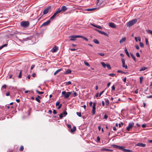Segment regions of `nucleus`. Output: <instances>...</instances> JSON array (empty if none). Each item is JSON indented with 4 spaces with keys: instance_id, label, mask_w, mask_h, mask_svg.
I'll list each match as a JSON object with an SVG mask.
<instances>
[{
    "instance_id": "nucleus-48",
    "label": "nucleus",
    "mask_w": 152,
    "mask_h": 152,
    "mask_svg": "<svg viewBox=\"0 0 152 152\" xmlns=\"http://www.w3.org/2000/svg\"><path fill=\"white\" fill-rule=\"evenodd\" d=\"M108 75L110 76L114 77L115 76V74L113 73H110L108 74Z\"/></svg>"
},
{
    "instance_id": "nucleus-21",
    "label": "nucleus",
    "mask_w": 152,
    "mask_h": 152,
    "mask_svg": "<svg viewBox=\"0 0 152 152\" xmlns=\"http://www.w3.org/2000/svg\"><path fill=\"white\" fill-rule=\"evenodd\" d=\"M126 39V37H124L121 39L120 41L119 42L120 43H122L124 42Z\"/></svg>"
},
{
    "instance_id": "nucleus-45",
    "label": "nucleus",
    "mask_w": 152,
    "mask_h": 152,
    "mask_svg": "<svg viewBox=\"0 0 152 152\" xmlns=\"http://www.w3.org/2000/svg\"><path fill=\"white\" fill-rule=\"evenodd\" d=\"M145 41L146 45H149V42L148 40V39L147 38L145 39Z\"/></svg>"
},
{
    "instance_id": "nucleus-13",
    "label": "nucleus",
    "mask_w": 152,
    "mask_h": 152,
    "mask_svg": "<svg viewBox=\"0 0 152 152\" xmlns=\"http://www.w3.org/2000/svg\"><path fill=\"white\" fill-rule=\"evenodd\" d=\"M58 47L56 46H55L51 50V51L52 53H55L57 52V51L58 50Z\"/></svg>"
},
{
    "instance_id": "nucleus-55",
    "label": "nucleus",
    "mask_w": 152,
    "mask_h": 152,
    "mask_svg": "<svg viewBox=\"0 0 152 152\" xmlns=\"http://www.w3.org/2000/svg\"><path fill=\"white\" fill-rule=\"evenodd\" d=\"M63 114H61L59 115V118L60 119H61L63 118Z\"/></svg>"
},
{
    "instance_id": "nucleus-31",
    "label": "nucleus",
    "mask_w": 152,
    "mask_h": 152,
    "mask_svg": "<svg viewBox=\"0 0 152 152\" xmlns=\"http://www.w3.org/2000/svg\"><path fill=\"white\" fill-rule=\"evenodd\" d=\"M101 63L104 68H105L106 67L107 64H105L104 62H102Z\"/></svg>"
},
{
    "instance_id": "nucleus-61",
    "label": "nucleus",
    "mask_w": 152,
    "mask_h": 152,
    "mask_svg": "<svg viewBox=\"0 0 152 152\" xmlns=\"http://www.w3.org/2000/svg\"><path fill=\"white\" fill-rule=\"evenodd\" d=\"M63 114L64 115H67V113L65 111L63 112Z\"/></svg>"
},
{
    "instance_id": "nucleus-33",
    "label": "nucleus",
    "mask_w": 152,
    "mask_h": 152,
    "mask_svg": "<svg viewBox=\"0 0 152 152\" xmlns=\"http://www.w3.org/2000/svg\"><path fill=\"white\" fill-rule=\"evenodd\" d=\"M72 92V93L73 92V95L74 97H75L77 95V94L76 92H75L74 91H73Z\"/></svg>"
},
{
    "instance_id": "nucleus-62",
    "label": "nucleus",
    "mask_w": 152,
    "mask_h": 152,
    "mask_svg": "<svg viewBox=\"0 0 152 152\" xmlns=\"http://www.w3.org/2000/svg\"><path fill=\"white\" fill-rule=\"evenodd\" d=\"M111 84L110 82H109L107 84V87H109Z\"/></svg>"
},
{
    "instance_id": "nucleus-32",
    "label": "nucleus",
    "mask_w": 152,
    "mask_h": 152,
    "mask_svg": "<svg viewBox=\"0 0 152 152\" xmlns=\"http://www.w3.org/2000/svg\"><path fill=\"white\" fill-rule=\"evenodd\" d=\"M117 72L118 73H122L124 74H126L127 73V72H125L122 71L121 70H118Z\"/></svg>"
},
{
    "instance_id": "nucleus-58",
    "label": "nucleus",
    "mask_w": 152,
    "mask_h": 152,
    "mask_svg": "<svg viewBox=\"0 0 152 152\" xmlns=\"http://www.w3.org/2000/svg\"><path fill=\"white\" fill-rule=\"evenodd\" d=\"M93 103L91 101L89 103L90 106L91 107Z\"/></svg>"
},
{
    "instance_id": "nucleus-56",
    "label": "nucleus",
    "mask_w": 152,
    "mask_h": 152,
    "mask_svg": "<svg viewBox=\"0 0 152 152\" xmlns=\"http://www.w3.org/2000/svg\"><path fill=\"white\" fill-rule=\"evenodd\" d=\"M100 138L98 136L97 137V141L98 142H100Z\"/></svg>"
},
{
    "instance_id": "nucleus-43",
    "label": "nucleus",
    "mask_w": 152,
    "mask_h": 152,
    "mask_svg": "<svg viewBox=\"0 0 152 152\" xmlns=\"http://www.w3.org/2000/svg\"><path fill=\"white\" fill-rule=\"evenodd\" d=\"M21 74H22V72H21V71H20L19 73V75L18 76L19 78H21V77H22Z\"/></svg>"
},
{
    "instance_id": "nucleus-6",
    "label": "nucleus",
    "mask_w": 152,
    "mask_h": 152,
    "mask_svg": "<svg viewBox=\"0 0 152 152\" xmlns=\"http://www.w3.org/2000/svg\"><path fill=\"white\" fill-rule=\"evenodd\" d=\"M134 123L133 122L130 123L129 124V126L126 127V129L127 131H130V129H131L134 126Z\"/></svg>"
},
{
    "instance_id": "nucleus-3",
    "label": "nucleus",
    "mask_w": 152,
    "mask_h": 152,
    "mask_svg": "<svg viewBox=\"0 0 152 152\" xmlns=\"http://www.w3.org/2000/svg\"><path fill=\"white\" fill-rule=\"evenodd\" d=\"M29 25V23L28 21H22L20 23L21 26L23 27L26 28Z\"/></svg>"
},
{
    "instance_id": "nucleus-18",
    "label": "nucleus",
    "mask_w": 152,
    "mask_h": 152,
    "mask_svg": "<svg viewBox=\"0 0 152 152\" xmlns=\"http://www.w3.org/2000/svg\"><path fill=\"white\" fill-rule=\"evenodd\" d=\"M101 151H112L113 150L110 149H108L107 148H102L101 149Z\"/></svg>"
},
{
    "instance_id": "nucleus-1",
    "label": "nucleus",
    "mask_w": 152,
    "mask_h": 152,
    "mask_svg": "<svg viewBox=\"0 0 152 152\" xmlns=\"http://www.w3.org/2000/svg\"><path fill=\"white\" fill-rule=\"evenodd\" d=\"M137 21V19H134L128 22L127 23V26L130 27L135 24Z\"/></svg>"
},
{
    "instance_id": "nucleus-50",
    "label": "nucleus",
    "mask_w": 152,
    "mask_h": 152,
    "mask_svg": "<svg viewBox=\"0 0 152 152\" xmlns=\"http://www.w3.org/2000/svg\"><path fill=\"white\" fill-rule=\"evenodd\" d=\"M104 91H101L99 95V97L100 96H101V95L104 93Z\"/></svg>"
},
{
    "instance_id": "nucleus-8",
    "label": "nucleus",
    "mask_w": 152,
    "mask_h": 152,
    "mask_svg": "<svg viewBox=\"0 0 152 152\" xmlns=\"http://www.w3.org/2000/svg\"><path fill=\"white\" fill-rule=\"evenodd\" d=\"M51 6H49L45 8L43 12V15H46L47 14L49 11V10L51 9Z\"/></svg>"
},
{
    "instance_id": "nucleus-63",
    "label": "nucleus",
    "mask_w": 152,
    "mask_h": 152,
    "mask_svg": "<svg viewBox=\"0 0 152 152\" xmlns=\"http://www.w3.org/2000/svg\"><path fill=\"white\" fill-rule=\"evenodd\" d=\"M135 48L137 49H139V47L138 45H135Z\"/></svg>"
},
{
    "instance_id": "nucleus-9",
    "label": "nucleus",
    "mask_w": 152,
    "mask_h": 152,
    "mask_svg": "<svg viewBox=\"0 0 152 152\" xmlns=\"http://www.w3.org/2000/svg\"><path fill=\"white\" fill-rule=\"evenodd\" d=\"M121 61L122 63V66L123 67L125 68L126 69H128L127 65L125 64V60L123 58H121Z\"/></svg>"
},
{
    "instance_id": "nucleus-42",
    "label": "nucleus",
    "mask_w": 152,
    "mask_h": 152,
    "mask_svg": "<svg viewBox=\"0 0 152 152\" xmlns=\"http://www.w3.org/2000/svg\"><path fill=\"white\" fill-rule=\"evenodd\" d=\"M140 46L142 48H143L144 47V44L142 42H140Z\"/></svg>"
},
{
    "instance_id": "nucleus-11",
    "label": "nucleus",
    "mask_w": 152,
    "mask_h": 152,
    "mask_svg": "<svg viewBox=\"0 0 152 152\" xmlns=\"http://www.w3.org/2000/svg\"><path fill=\"white\" fill-rule=\"evenodd\" d=\"M51 20H50L47 21L46 22L44 23L41 26V27L45 26L48 25L50 22Z\"/></svg>"
},
{
    "instance_id": "nucleus-19",
    "label": "nucleus",
    "mask_w": 152,
    "mask_h": 152,
    "mask_svg": "<svg viewBox=\"0 0 152 152\" xmlns=\"http://www.w3.org/2000/svg\"><path fill=\"white\" fill-rule=\"evenodd\" d=\"M62 70V69H59L57 70L54 73V75H57L58 72L61 71Z\"/></svg>"
},
{
    "instance_id": "nucleus-41",
    "label": "nucleus",
    "mask_w": 152,
    "mask_h": 152,
    "mask_svg": "<svg viewBox=\"0 0 152 152\" xmlns=\"http://www.w3.org/2000/svg\"><path fill=\"white\" fill-rule=\"evenodd\" d=\"M98 54L101 56H104V54L103 53H98Z\"/></svg>"
},
{
    "instance_id": "nucleus-49",
    "label": "nucleus",
    "mask_w": 152,
    "mask_h": 152,
    "mask_svg": "<svg viewBox=\"0 0 152 152\" xmlns=\"http://www.w3.org/2000/svg\"><path fill=\"white\" fill-rule=\"evenodd\" d=\"M147 32L149 33V34H151L152 35V31L151 30H148L147 31Z\"/></svg>"
},
{
    "instance_id": "nucleus-22",
    "label": "nucleus",
    "mask_w": 152,
    "mask_h": 152,
    "mask_svg": "<svg viewBox=\"0 0 152 152\" xmlns=\"http://www.w3.org/2000/svg\"><path fill=\"white\" fill-rule=\"evenodd\" d=\"M72 72L71 70L69 69H68L67 70H66L65 72L64 73V74H70Z\"/></svg>"
},
{
    "instance_id": "nucleus-36",
    "label": "nucleus",
    "mask_w": 152,
    "mask_h": 152,
    "mask_svg": "<svg viewBox=\"0 0 152 152\" xmlns=\"http://www.w3.org/2000/svg\"><path fill=\"white\" fill-rule=\"evenodd\" d=\"M76 114L77 115L80 117H81V112H77Z\"/></svg>"
},
{
    "instance_id": "nucleus-38",
    "label": "nucleus",
    "mask_w": 152,
    "mask_h": 152,
    "mask_svg": "<svg viewBox=\"0 0 152 152\" xmlns=\"http://www.w3.org/2000/svg\"><path fill=\"white\" fill-rule=\"evenodd\" d=\"M96 8H91V9H86V10L87 11H92V10H94Z\"/></svg>"
},
{
    "instance_id": "nucleus-25",
    "label": "nucleus",
    "mask_w": 152,
    "mask_h": 152,
    "mask_svg": "<svg viewBox=\"0 0 152 152\" xmlns=\"http://www.w3.org/2000/svg\"><path fill=\"white\" fill-rule=\"evenodd\" d=\"M76 127L75 126H74L73 128L71 129L70 131L71 132H73L76 130Z\"/></svg>"
},
{
    "instance_id": "nucleus-7",
    "label": "nucleus",
    "mask_w": 152,
    "mask_h": 152,
    "mask_svg": "<svg viewBox=\"0 0 152 152\" xmlns=\"http://www.w3.org/2000/svg\"><path fill=\"white\" fill-rule=\"evenodd\" d=\"M96 103L95 102L93 103V106L92 107V115H94L95 114L96 109Z\"/></svg>"
},
{
    "instance_id": "nucleus-39",
    "label": "nucleus",
    "mask_w": 152,
    "mask_h": 152,
    "mask_svg": "<svg viewBox=\"0 0 152 152\" xmlns=\"http://www.w3.org/2000/svg\"><path fill=\"white\" fill-rule=\"evenodd\" d=\"M85 64L87 66H89L90 65L88 64V63L86 61H84V62Z\"/></svg>"
},
{
    "instance_id": "nucleus-54",
    "label": "nucleus",
    "mask_w": 152,
    "mask_h": 152,
    "mask_svg": "<svg viewBox=\"0 0 152 152\" xmlns=\"http://www.w3.org/2000/svg\"><path fill=\"white\" fill-rule=\"evenodd\" d=\"M34 67H35V65H32L31 66V70L33 69L34 68Z\"/></svg>"
},
{
    "instance_id": "nucleus-15",
    "label": "nucleus",
    "mask_w": 152,
    "mask_h": 152,
    "mask_svg": "<svg viewBox=\"0 0 152 152\" xmlns=\"http://www.w3.org/2000/svg\"><path fill=\"white\" fill-rule=\"evenodd\" d=\"M122 151L125 152H132V151L131 150L126 149L124 148V147L123 146V148L122 149Z\"/></svg>"
},
{
    "instance_id": "nucleus-30",
    "label": "nucleus",
    "mask_w": 152,
    "mask_h": 152,
    "mask_svg": "<svg viewBox=\"0 0 152 152\" xmlns=\"http://www.w3.org/2000/svg\"><path fill=\"white\" fill-rule=\"evenodd\" d=\"M7 44H4L3 45H2L0 47V50L2 49L4 47L7 46Z\"/></svg>"
},
{
    "instance_id": "nucleus-28",
    "label": "nucleus",
    "mask_w": 152,
    "mask_h": 152,
    "mask_svg": "<svg viewBox=\"0 0 152 152\" xmlns=\"http://www.w3.org/2000/svg\"><path fill=\"white\" fill-rule=\"evenodd\" d=\"M79 36H80V37H79V38H83L84 40H85L86 41H88V39H87V38L86 37H85L83 36H80V35H79Z\"/></svg>"
},
{
    "instance_id": "nucleus-59",
    "label": "nucleus",
    "mask_w": 152,
    "mask_h": 152,
    "mask_svg": "<svg viewBox=\"0 0 152 152\" xmlns=\"http://www.w3.org/2000/svg\"><path fill=\"white\" fill-rule=\"evenodd\" d=\"M142 128H145V127H146V125L145 124H143L142 125Z\"/></svg>"
},
{
    "instance_id": "nucleus-34",
    "label": "nucleus",
    "mask_w": 152,
    "mask_h": 152,
    "mask_svg": "<svg viewBox=\"0 0 152 152\" xmlns=\"http://www.w3.org/2000/svg\"><path fill=\"white\" fill-rule=\"evenodd\" d=\"M36 92L39 94H43L44 93V92L43 91L40 92L38 91V90H36Z\"/></svg>"
},
{
    "instance_id": "nucleus-51",
    "label": "nucleus",
    "mask_w": 152,
    "mask_h": 152,
    "mask_svg": "<svg viewBox=\"0 0 152 152\" xmlns=\"http://www.w3.org/2000/svg\"><path fill=\"white\" fill-rule=\"evenodd\" d=\"M108 118V116L106 114H105L104 116V118L105 119H107Z\"/></svg>"
},
{
    "instance_id": "nucleus-17",
    "label": "nucleus",
    "mask_w": 152,
    "mask_h": 152,
    "mask_svg": "<svg viewBox=\"0 0 152 152\" xmlns=\"http://www.w3.org/2000/svg\"><path fill=\"white\" fill-rule=\"evenodd\" d=\"M97 31L100 33L101 34H103L105 36H108V34L106 33H105L104 32L99 30H97Z\"/></svg>"
},
{
    "instance_id": "nucleus-46",
    "label": "nucleus",
    "mask_w": 152,
    "mask_h": 152,
    "mask_svg": "<svg viewBox=\"0 0 152 152\" xmlns=\"http://www.w3.org/2000/svg\"><path fill=\"white\" fill-rule=\"evenodd\" d=\"M35 100L39 103L40 102V100L37 97L36 98Z\"/></svg>"
},
{
    "instance_id": "nucleus-40",
    "label": "nucleus",
    "mask_w": 152,
    "mask_h": 152,
    "mask_svg": "<svg viewBox=\"0 0 152 152\" xmlns=\"http://www.w3.org/2000/svg\"><path fill=\"white\" fill-rule=\"evenodd\" d=\"M124 51L126 55H127L129 53V52H128V51H127V50L126 48H125Z\"/></svg>"
},
{
    "instance_id": "nucleus-5",
    "label": "nucleus",
    "mask_w": 152,
    "mask_h": 152,
    "mask_svg": "<svg viewBox=\"0 0 152 152\" xmlns=\"http://www.w3.org/2000/svg\"><path fill=\"white\" fill-rule=\"evenodd\" d=\"M79 35H73L69 37V38H70V40L72 41H74L77 38H79Z\"/></svg>"
},
{
    "instance_id": "nucleus-23",
    "label": "nucleus",
    "mask_w": 152,
    "mask_h": 152,
    "mask_svg": "<svg viewBox=\"0 0 152 152\" xmlns=\"http://www.w3.org/2000/svg\"><path fill=\"white\" fill-rule=\"evenodd\" d=\"M147 69V68L146 67L143 66L139 70L140 71H142L145 70Z\"/></svg>"
},
{
    "instance_id": "nucleus-37",
    "label": "nucleus",
    "mask_w": 152,
    "mask_h": 152,
    "mask_svg": "<svg viewBox=\"0 0 152 152\" xmlns=\"http://www.w3.org/2000/svg\"><path fill=\"white\" fill-rule=\"evenodd\" d=\"M65 83H66V85H71L72 84L71 82V81H69L67 82H66Z\"/></svg>"
},
{
    "instance_id": "nucleus-2",
    "label": "nucleus",
    "mask_w": 152,
    "mask_h": 152,
    "mask_svg": "<svg viewBox=\"0 0 152 152\" xmlns=\"http://www.w3.org/2000/svg\"><path fill=\"white\" fill-rule=\"evenodd\" d=\"M72 93V92H66L65 91H63L62 92V95H63V96L65 99L68 98Z\"/></svg>"
},
{
    "instance_id": "nucleus-52",
    "label": "nucleus",
    "mask_w": 152,
    "mask_h": 152,
    "mask_svg": "<svg viewBox=\"0 0 152 152\" xmlns=\"http://www.w3.org/2000/svg\"><path fill=\"white\" fill-rule=\"evenodd\" d=\"M136 55L137 57H139L140 56V55L138 52H137L136 53Z\"/></svg>"
},
{
    "instance_id": "nucleus-35",
    "label": "nucleus",
    "mask_w": 152,
    "mask_h": 152,
    "mask_svg": "<svg viewBox=\"0 0 152 152\" xmlns=\"http://www.w3.org/2000/svg\"><path fill=\"white\" fill-rule=\"evenodd\" d=\"M24 147L22 145L21 146L19 149V150L20 151H22L23 150Z\"/></svg>"
},
{
    "instance_id": "nucleus-57",
    "label": "nucleus",
    "mask_w": 152,
    "mask_h": 152,
    "mask_svg": "<svg viewBox=\"0 0 152 152\" xmlns=\"http://www.w3.org/2000/svg\"><path fill=\"white\" fill-rule=\"evenodd\" d=\"M121 125H123V123L121 122V124H118V126L119 127H121Z\"/></svg>"
},
{
    "instance_id": "nucleus-44",
    "label": "nucleus",
    "mask_w": 152,
    "mask_h": 152,
    "mask_svg": "<svg viewBox=\"0 0 152 152\" xmlns=\"http://www.w3.org/2000/svg\"><path fill=\"white\" fill-rule=\"evenodd\" d=\"M106 67H107L108 69H111V66L109 64H107Z\"/></svg>"
},
{
    "instance_id": "nucleus-27",
    "label": "nucleus",
    "mask_w": 152,
    "mask_h": 152,
    "mask_svg": "<svg viewBox=\"0 0 152 152\" xmlns=\"http://www.w3.org/2000/svg\"><path fill=\"white\" fill-rule=\"evenodd\" d=\"M93 41L94 42V43H95L96 44H99V41L97 39H94L93 40Z\"/></svg>"
},
{
    "instance_id": "nucleus-29",
    "label": "nucleus",
    "mask_w": 152,
    "mask_h": 152,
    "mask_svg": "<svg viewBox=\"0 0 152 152\" xmlns=\"http://www.w3.org/2000/svg\"><path fill=\"white\" fill-rule=\"evenodd\" d=\"M140 79V83H142L143 79V77L142 76H141L139 78Z\"/></svg>"
},
{
    "instance_id": "nucleus-60",
    "label": "nucleus",
    "mask_w": 152,
    "mask_h": 152,
    "mask_svg": "<svg viewBox=\"0 0 152 152\" xmlns=\"http://www.w3.org/2000/svg\"><path fill=\"white\" fill-rule=\"evenodd\" d=\"M59 104H60V102H58L56 103V106H57L58 105H60Z\"/></svg>"
},
{
    "instance_id": "nucleus-14",
    "label": "nucleus",
    "mask_w": 152,
    "mask_h": 152,
    "mask_svg": "<svg viewBox=\"0 0 152 152\" xmlns=\"http://www.w3.org/2000/svg\"><path fill=\"white\" fill-rule=\"evenodd\" d=\"M109 26L111 27L115 28H116V26L114 23H109Z\"/></svg>"
},
{
    "instance_id": "nucleus-4",
    "label": "nucleus",
    "mask_w": 152,
    "mask_h": 152,
    "mask_svg": "<svg viewBox=\"0 0 152 152\" xmlns=\"http://www.w3.org/2000/svg\"><path fill=\"white\" fill-rule=\"evenodd\" d=\"M60 13V10H59V8L57 10L54 14L50 18V19L52 20L54 19L56 16L59 13Z\"/></svg>"
},
{
    "instance_id": "nucleus-53",
    "label": "nucleus",
    "mask_w": 152,
    "mask_h": 152,
    "mask_svg": "<svg viewBox=\"0 0 152 152\" xmlns=\"http://www.w3.org/2000/svg\"><path fill=\"white\" fill-rule=\"evenodd\" d=\"M7 85L5 84H4V86H2V88H3L4 89H6V88Z\"/></svg>"
},
{
    "instance_id": "nucleus-24",
    "label": "nucleus",
    "mask_w": 152,
    "mask_h": 152,
    "mask_svg": "<svg viewBox=\"0 0 152 152\" xmlns=\"http://www.w3.org/2000/svg\"><path fill=\"white\" fill-rule=\"evenodd\" d=\"M104 100L105 102L106 105L107 106L108 105L109 103V100L107 99H105Z\"/></svg>"
},
{
    "instance_id": "nucleus-12",
    "label": "nucleus",
    "mask_w": 152,
    "mask_h": 152,
    "mask_svg": "<svg viewBox=\"0 0 152 152\" xmlns=\"http://www.w3.org/2000/svg\"><path fill=\"white\" fill-rule=\"evenodd\" d=\"M67 9V8L64 6H62L61 7V9L59 8V10H60V12H61L62 11L64 12Z\"/></svg>"
},
{
    "instance_id": "nucleus-16",
    "label": "nucleus",
    "mask_w": 152,
    "mask_h": 152,
    "mask_svg": "<svg viewBox=\"0 0 152 152\" xmlns=\"http://www.w3.org/2000/svg\"><path fill=\"white\" fill-rule=\"evenodd\" d=\"M137 146H139L141 147H145L146 146V145L145 144L142 143H137L136 145Z\"/></svg>"
},
{
    "instance_id": "nucleus-26",
    "label": "nucleus",
    "mask_w": 152,
    "mask_h": 152,
    "mask_svg": "<svg viewBox=\"0 0 152 152\" xmlns=\"http://www.w3.org/2000/svg\"><path fill=\"white\" fill-rule=\"evenodd\" d=\"M97 4L99 5H100L103 2V0H97Z\"/></svg>"
},
{
    "instance_id": "nucleus-10",
    "label": "nucleus",
    "mask_w": 152,
    "mask_h": 152,
    "mask_svg": "<svg viewBox=\"0 0 152 152\" xmlns=\"http://www.w3.org/2000/svg\"><path fill=\"white\" fill-rule=\"evenodd\" d=\"M112 146L114 148L120 149L121 150L123 148V146H119L114 144L112 145Z\"/></svg>"
},
{
    "instance_id": "nucleus-47",
    "label": "nucleus",
    "mask_w": 152,
    "mask_h": 152,
    "mask_svg": "<svg viewBox=\"0 0 152 152\" xmlns=\"http://www.w3.org/2000/svg\"><path fill=\"white\" fill-rule=\"evenodd\" d=\"M115 87L114 85H113L112 87L111 91H114L115 90Z\"/></svg>"
},
{
    "instance_id": "nucleus-20",
    "label": "nucleus",
    "mask_w": 152,
    "mask_h": 152,
    "mask_svg": "<svg viewBox=\"0 0 152 152\" xmlns=\"http://www.w3.org/2000/svg\"><path fill=\"white\" fill-rule=\"evenodd\" d=\"M130 54L131 57L133 59L135 62H136L137 60L135 57L134 56L132 53H130Z\"/></svg>"
},
{
    "instance_id": "nucleus-64",
    "label": "nucleus",
    "mask_w": 152,
    "mask_h": 152,
    "mask_svg": "<svg viewBox=\"0 0 152 152\" xmlns=\"http://www.w3.org/2000/svg\"><path fill=\"white\" fill-rule=\"evenodd\" d=\"M137 39H138V40L140 42L141 41V38H140V37H137Z\"/></svg>"
}]
</instances>
